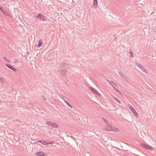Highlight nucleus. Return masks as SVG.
Returning a JSON list of instances; mask_svg holds the SVG:
<instances>
[{
  "mask_svg": "<svg viewBox=\"0 0 156 156\" xmlns=\"http://www.w3.org/2000/svg\"><path fill=\"white\" fill-rule=\"evenodd\" d=\"M65 66V64H63L62 66L61 70H62L61 72H60V70H59V72L61 73V74L63 76H65L67 72V70L66 69H64V67Z\"/></svg>",
  "mask_w": 156,
  "mask_h": 156,
  "instance_id": "1",
  "label": "nucleus"
},
{
  "mask_svg": "<svg viewBox=\"0 0 156 156\" xmlns=\"http://www.w3.org/2000/svg\"><path fill=\"white\" fill-rule=\"evenodd\" d=\"M141 147L146 149L149 150H153L154 148L151 146L149 145L148 144H142L141 145Z\"/></svg>",
  "mask_w": 156,
  "mask_h": 156,
  "instance_id": "2",
  "label": "nucleus"
},
{
  "mask_svg": "<svg viewBox=\"0 0 156 156\" xmlns=\"http://www.w3.org/2000/svg\"><path fill=\"white\" fill-rule=\"evenodd\" d=\"M36 19H39L43 21H45L46 19V17L41 13L39 14L36 16Z\"/></svg>",
  "mask_w": 156,
  "mask_h": 156,
  "instance_id": "3",
  "label": "nucleus"
},
{
  "mask_svg": "<svg viewBox=\"0 0 156 156\" xmlns=\"http://www.w3.org/2000/svg\"><path fill=\"white\" fill-rule=\"evenodd\" d=\"M136 65L139 67L141 69V70L145 72V73H147V71L141 65V64H138V63L137 62H136Z\"/></svg>",
  "mask_w": 156,
  "mask_h": 156,
  "instance_id": "4",
  "label": "nucleus"
},
{
  "mask_svg": "<svg viewBox=\"0 0 156 156\" xmlns=\"http://www.w3.org/2000/svg\"><path fill=\"white\" fill-rule=\"evenodd\" d=\"M90 89L92 92H93L94 93L97 94L99 96H101V94L98 93V92L94 88H93L92 87H90Z\"/></svg>",
  "mask_w": 156,
  "mask_h": 156,
  "instance_id": "5",
  "label": "nucleus"
},
{
  "mask_svg": "<svg viewBox=\"0 0 156 156\" xmlns=\"http://www.w3.org/2000/svg\"><path fill=\"white\" fill-rule=\"evenodd\" d=\"M119 129L118 128H115L113 127L112 128H111L110 129H106V130L108 131H114V132H117L119 131Z\"/></svg>",
  "mask_w": 156,
  "mask_h": 156,
  "instance_id": "6",
  "label": "nucleus"
},
{
  "mask_svg": "<svg viewBox=\"0 0 156 156\" xmlns=\"http://www.w3.org/2000/svg\"><path fill=\"white\" fill-rule=\"evenodd\" d=\"M36 155L39 156H47V154L41 151L37 152Z\"/></svg>",
  "mask_w": 156,
  "mask_h": 156,
  "instance_id": "7",
  "label": "nucleus"
},
{
  "mask_svg": "<svg viewBox=\"0 0 156 156\" xmlns=\"http://www.w3.org/2000/svg\"><path fill=\"white\" fill-rule=\"evenodd\" d=\"M6 65L8 68L10 69H11L12 70L15 72H16L17 71L16 69L13 68V67L11 65L9 64H6Z\"/></svg>",
  "mask_w": 156,
  "mask_h": 156,
  "instance_id": "8",
  "label": "nucleus"
},
{
  "mask_svg": "<svg viewBox=\"0 0 156 156\" xmlns=\"http://www.w3.org/2000/svg\"><path fill=\"white\" fill-rule=\"evenodd\" d=\"M119 74L121 76V78L123 79L124 80H127L126 78V77L121 72L119 71Z\"/></svg>",
  "mask_w": 156,
  "mask_h": 156,
  "instance_id": "9",
  "label": "nucleus"
},
{
  "mask_svg": "<svg viewBox=\"0 0 156 156\" xmlns=\"http://www.w3.org/2000/svg\"><path fill=\"white\" fill-rule=\"evenodd\" d=\"M43 44V42L42 41V40H41V39L39 40V41H38V46H37V47H38V48L42 46Z\"/></svg>",
  "mask_w": 156,
  "mask_h": 156,
  "instance_id": "10",
  "label": "nucleus"
},
{
  "mask_svg": "<svg viewBox=\"0 0 156 156\" xmlns=\"http://www.w3.org/2000/svg\"><path fill=\"white\" fill-rule=\"evenodd\" d=\"M51 126L52 127H53L54 128H57L58 127V125L54 122H52V123L51 124Z\"/></svg>",
  "mask_w": 156,
  "mask_h": 156,
  "instance_id": "11",
  "label": "nucleus"
},
{
  "mask_svg": "<svg viewBox=\"0 0 156 156\" xmlns=\"http://www.w3.org/2000/svg\"><path fill=\"white\" fill-rule=\"evenodd\" d=\"M129 108L131 110V112L133 113H134V112H135L136 111L134 109V108L130 105H129Z\"/></svg>",
  "mask_w": 156,
  "mask_h": 156,
  "instance_id": "12",
  "label": "nucleus"
},
{
  "mask_svg": "<svg viewBox=\"0 0 156 156\" xmlns=\"http://www.w3.org/2000/svg\"><path fill=\"white\" fill-rule=\"evenodd\" d=\"M5 79L2 77H0V82L2 83H5Z\"/></svg>",
  "mask_w": 156,
  "mask_h": 156,
  "instance_id": "13",
  "label": "nucleus"
},
{
  "mask_svg": "<svg viewBox=\"0 0 156 156\" xmlns=\"http://www.w3.org/2000/svg\"><path fill=\"white\" fill-rule=\"evenodd\" d=\"M94 3V6H95L96 7H97L98 5V2L97 0H93Z\"/></svg>",
  "mask_w": 156,
  "mask_h": 156,
  "instance_id": "14",
  "label": "nucleus"
},
{
  "mask_svg": "<svg viewBox=\"0 0 156 156\" xmlns=\"http://www.w3.org/2000/svg\"><path fill=\"white\" fill-rule=\"evenodd\" d=\"M38 142L42 143L43 145H45L46 144H48V143H46V141H42L41 140H38Z\"/></svg>",
  "mask_w": 156,
  "mask_h": 156,
  "instance_id": "15",
  "label": "nucleus"
},
{
  "mask_svg": "<svg viewBox=\"0 0 156 156\" xmlns=\"http://www.w3.org/2000/svg\"><path fill=\"white\" fill-rule=\"evenodd\" d=\"M3 58L4 59V60H5L6 61V62H8V63L10 62L9 60L8 59H7L6 57H4Z\"/></svg>",
  "mask_w": 156,
  "mask_h": 156,
  "instance_id": "16",
  "label": "nucleus"
},
{
  "mask_svg": "<svg viewBox=\"0 0 156 156\" xmlns=\"http://www.w3.org/2000/svg\"><path fill=\"white\" fill-rule=\"evenodd\" d=\"M112 127H113V126H112L110 125H109V124L107 125V128L106 129H105V130H106V129H110L111 128H112Z\"/></svg>",
  "mask_w": 156,
  "mask_h": 156,
  "instance_id": "17",
  "label": "nucleus"
},
{
  "mask_svg": "<svg viewBox=\"0 0 156 156\" xmlns=\"http://www.w3.org/2000/svg\"><path fill=\"white\" fill-rule=\"evenodd\" d=\"M103 119L104 122L106 124H108V122L107 121V120L106 119L103 118Z\"/></svg>",
  "mask_w": 156,
  "mask_h": 156,
  "instance_id": "18",
  "label": "nucleus"
},
{
  "mask_svg": "<svg viewBox=\"0 0 156 156\" xmlns=\"http://www.w3.org/2000/svg\"><path fill=\"white\" fill-rule=\"evenodd\" d=\"M52 123V122H49V121H48L46 122V124L50 126H51Z\"/></svg>",
  "mask_w": 156,
  "mask_h": 156,
  "instance_id": "19",
  "label": "nucleus"
},
{
  "mask_svg": "<svg viewBox=\"0 0 156 156\" xmlns=\"http://www.w3.org/2000/svg\"><path fill=\"white\" fill-rule=\"evenodd\" d=\"M114 88L116 91L119 94H121L120 93V92H119L116 88H115V87H114Z\"/></svg>",
  "mask_w": 156,
  "mask_h": 156,
  "instance_id": "20",
  "label": "nucleus"
},
{
  "mask_svg": "<svg viewBox=\"0 0 156 156\" xmlns=\"http://www.w3.org/2000/svg\"><path fill=\"white\" fill-rule=\"evenodd\" d=\"M113 98L117 102H118L119 103L121 104V101L119 100H118L117 98L114 97H113Z\"/></svg>",
  "mask_w": 156,
  "mask_h": 156,
  "instance_id": "21",
  "label": "nucleus"
},
{
  "mask_svg": "<svg viewBox=\"0 0 156 156\" xmlns=\"http://www.w3.org/2000/svg\"><path fill=\"white\" fill-rule=\"evenodd\" d=\"M133 113V114L136 117H137L138 116V114L137 113V112L136 111L135 112H134V113Z\"/></svg>",
  "mask_w": 156,
  "mask_h": 156,
  "instance_id": "22",
  "label": "nucleus"
},
{
  "mask_svg": "<svg viewBox=\"0 0 156 156\" xmlns=\"http://www.w3.org/2000/svg\"><path fill=\"white\" fill-rule=\"evenodd\" d=\"M2 13L5 15L6 16H7L8 15V13H7V12L6 11H4Z\"/></svg>",
  "mask_w": 156,
  "mask_h": 156,
  "instance_id": "23",
  "label": "nucleus"
},
{
  "mask_svg": "<svg viewBox=\"0 0 156 156\" xmlns=\"http://www.w3.org/2000/svg\"><path fill=\"white\" fill-rule=\"evenodd\" d=\"M130 56L133 57V53L132 52H130Z\"/></svg>",
  "mask_w": 156,
  "mask_h": 156,
  "instance_id": "24",
  "label": "nucleus"
},
{
  "mask_svg": "<svg viewBox=\"0 0 156 156\" xmlns=\"http://www.w3.org/2000/svg\"><path fill=\"white\" fill-rule=\"evenodd\" d=\"M69 107L70 108H73V106L70 105L69 103Z\"/></svg>",
  "mask_w": 156,
  "mask_h": 156,
  "instance_id": "25",
  "label": "nucleus"
},
{
  "mask_svg": "<svg viewBox=\"0 0 156 156\" xmlns=\"http://www.w3.org/2000/svg\"><path fill=\"white\" fill-rule=\"evenodd\" d=\"M0 10L2 11V12L4 10H3L2 8L1 7H0Z\"/></svg>",
  "mask_w": 156,
  "mask_h": 156,
  "instance_id": "26",
  "label": "nucleus"
},
{
  "mask_svg": "<svg viewBox=\"0 0 156 156\" xmlns=\"http://www.w3.org/2000/svg\"><path fill=\"white\" fill-rule=\"evenodd\" d=\"M65 102L66 103V104L68 105V102L66 100H64Z\"/></svg>",
  "mask_w": 156,
  "mask_h": 156,
  "instance_id": "27",
  "label": "nucleus"
},
{
  "mask_svg": "<svg viewBox=\"0 0 156 156\" xmlns=\"http://www.w3.org/2000/svg\"><path fill=\"white\" fill-rule=\"evenodd\" d=\"M54 143V142H50V143H48V144H52Z\"/></svg>",
  "mask_w": 156,
  "mask_h": 156,
  "instance_id": "28",
  "label": "nucleus"
}]
</instances>
